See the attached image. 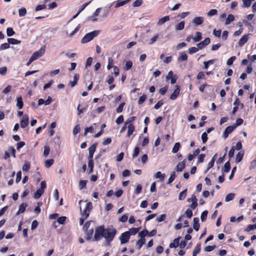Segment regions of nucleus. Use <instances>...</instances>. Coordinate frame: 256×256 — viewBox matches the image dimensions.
I'll list each match as a JSON object with an SVG mask.
<instances>
[{
  "label": "nucleus",
  "mask_w": 256,
  "mask_h": 256,
  "mask_svg": "<svg viewBox=\"0 0 256 256\" xmlns=\"http://www.w3.org/2000/svg\"><path fill=\"white\" fill-rule=\"evenodd\" d=\"M116 232V230L113 228H110L104 230L103 237L105 238L108 246L110 245V243L114 240Z\"/></svg>",
  "instance_id": "nucleus-1"
},
{
  "label": "nucleus",
  "mask_w": 256,
  "mask_h": 256,
  "mask_svg": "<svg viewBox=\"0 0 256 256\" xmlns=\"http://www.w3.org/2000/svg\"><path fill=\"white\" fill-rule=\"evenodd\" d=\"M100 32V30H96L86 34L82 39L81 42L82 44H85L89 42L90 41L92 40L94 37L96 36Z\"/></svg>",
  "instance_id": "nucleus-2"
},
{
  "label": "nucleus",
  "mask_w": 256,
  "mask_h": 256,
  "mask_svg": "<svg viewBox=\"0 0 256 256\" xmlns=\"http://www.w3.org/2000/svg\"><path fill=\"white\" fill-rule=\"evenodd\" d=\"M84 208L82 210V207L80 208L81 216H84L85 218H88L90 214V210H92V206L90 202H86Z\"/></svg>",
  "instance_id": "nucleus-3"
},
{
  "label": "nucleus",
  "mask_w": 256,
  "mask_h": 256,
  "mask_svg": "<svg viewBox=\"0 0 256 256\" xmlns=\"http://www.w3.org/2000/svg\"><path fill=\"white\" fill-rule=\"evenodd\" d=\"M104 228L102 226H98L95 230L94 240L98 241L104 236Z\"/></svg>",
  "instance_id": "nucleus-4"
},
{
  "label": "nucleus",
  "mask_w": 256,
  "mask_h": 256,
  "mask_svg": "<svg viewBox=\"0 0 256 256\" xmlns=\"http://www.w3.org/2000/svg\"><path fill=\"white\" fill-rule=\"evenodd\" d=\"M45 52V48H41L35 52L31 56L33 60H36L41 57Z\"/></svg>",
  "instance_id": "nucleus-5"
},
{
  "label": "nucleus",
  "mask_w": 256,
  "mask_h": 256,
  "mask_svg": "<svg viewBox=\"0 0 256 256\" xmlns=\"http://www.w3.org/2000/svg\"><path fill=\"white\" fill-rule=\"evenodd\" d=\"M130 238V232H128L122 233L120 237L121 244H122L127 242L128 241Z\"/></svg>",
  "instance_id": "nucleus-6"
},
{
  "label": "nucleus",
  "mask_w": 256,
  "mask_h": 256,
  "mask_svg": "<svg viewBox=\"0 0 256 256\" xmlns=\"http://www.w3.org/2000/svg\"><path fill=\"white\" fill-rule=\"evenodd\" d=\"M180 93V88L178 85L175 86V90L172 94L170 95V98L172 100H176Z\"/></svg>",
  "instance_id": "nucleus-7"
},
{
  "label": "nucleus",
  "mask_w": 256,
  "mask_h": 256,
  "mask_svg": "<svg viewBox=\"0 0 256 256\" xmlns=\"http://www.w3.org/2000/svg\"><path fill=\"white\" fill-rule=\"evenodd\" d=\"M187 202H192L190 207L192 209H195L198 206L197 198H196V196L194 195H192L190 198H188L187 200Z\"/></svg>",
  "instance_id": "nucleus-8"
},
{
  "label": "nucleus",
  "mask_w": 256,
  "mask_h": 256,
  "mask_svg": "<svg viewBox=\"0 0 256 256\" xmlns=\"http://www.w3.org/2000/svg\"><path fill=\"white\" fill-rule=\"evenodd\" d=\"M236 128L234 126H228L225 130L222 136L224 139H226L230 134Z\"/></svg>",
  "instance_id": "nucleus-9"
},
{
  "label": "nucleus",
  "mask_w": 256,
  "mask_h": 256,
  "mask_svg": "<svg viewBox=\"0 0 256 256\" xmlns=\"http://www.w3.org/2000/svg\"><path fill=\"white\" fill-rule=\"evenodd\" d=\"M210 43V38H205L203 41L197 44V46L198 49L201 50L204 48L206 46Z\"/></svg>",
  "instance_id": "nucleus-10"
},
{
  "label": "nucleus",
  "mask_w": 256,
  "mask_h": 256,
  "mask_svg": "<svg viewBox=\"0 0 256 256\" xmlns=\"http://www.w3.org/2000/svg\"><path fill=\"white\" fill-rule=\"evenodd\" d=\"M177 78V76L176 74L174 75L173 72L172 70H170L168 72V76H166V79H170L172 84H174L176 82Z\"/></svg>",
  "instance_id": "nucleus-11"
},
{
  "label": "nucleus",
  "mask_w": 256,
  "mask_h": 256,
  "mask_svg": "<svg viewBox=\"0 0 256 256\" xmlns=\"http://www.w3.org/2000/svg\"><path fill=\"white\" fill-rule=\"evenodd\" d=\"M29 122V118L28 115H24L20 122V126L22 128L26 126Z\"/></svg>",
  "instance_id": "nucleus-12"
},
{
  "label": "nucleus",
  "mask_w": 256,
  "mask_h": 256,
  "mask_svg": "<svg viewBox=\"0 0 256 256\" xmlns=\"http://www.w3.org/2000/svg\"><path fill=\"white\" fill-rule=\"evenodd\" d=\"M249 35L250 34H245L241 38H240L238 42V44L240 46H242L248 41L249 39Z\"/></svg>",
  "instance_id": "nucleus-13"
},
{
  "label": "nucleus",
  "mask_w": 256,
  "mask_h": 256,
  "mask_svg": "<svg viewBox=\"0 0 256 256\" xmlns=\"http://www.w3.org/2000/svg\"><path fill=\"white\" fill-rule=\"evenodd\" d=\"M97 144L95 143L92 146H91L89 149V154H88V158H92L94 154V153L96 148Z\"/></svg>",
  "instance_id": "nucleus-14"
},
{
  "label": "nucleus",
  "mask_w": 256,
  "mask_h": 256,
  "mask_svg": "<svg viewBox=\"0 0 256 256\" xmlns=\"http://www.w3.org/2000/svg\"><path fill=\"white\" fill-rule=\"evenodd\" d=\"M204 20V18L202 16H196L192 20V22L196 26L202 24Z\"/></svg>",
  "instance_id": "nucleus-15"
},
{
  "label": "nucleus",
  "mask_w": 256,
  "mask_h": 256,
  "mask_svg": "<svg viewBox=\"0 0 256 256\" xmlns=\"http://www.w3.org/2000/svg\"><path fill=\"white\" fill-rule=\"evenodd\" d=\"M66 220V217L64 216H60V218H58L57 219V221L55 222L54 224V226L56 228L57 226L56 225V223L60 224H63L65 222Z\"/></svg>",
  "instance_id": "nucleus-16"
},
{
  "label": "nucleus",
  "mask_w": 256,
  "mask_h": 256,
  "mask_svg": "<svg viewBox=\"0 0 256 256\" xmlns=\"http://www.w3.org/2000/svg\"><path fill=\"white\" fill-rule=\"evenodd\" d=\"M170 20V18L168 16H165L158 20L157 22V25L158 26H162L166 22Z\"/></svg>",
  "instance_id": "nucleus-17"
},
{
  "label": "nucleus",
  "mask_w": 256,
  "mask_h": 256,
  "mask_svg": "<svg viewBox=\"0 0 256 256\" xmlns=\"http://www.w3.org/2000/svg\"><path fill=\"white\" fill-rule=\"evenodd\" d=\"M185 167L184 160L180 162L176 166V169L177 172H182Z\"/></svg>",
  "instance_id": "nucleus-18"
},
{
  "label": "nucleus",
  "mask_w": 256,
  "mask_h": 256,
  "mask_svg": "<svg viewBox=\"0 0 256 256\" xmlns=\"http://www.w3.org/2000/svg\"><path fill=\"white\" fill-rule=\"evenodd\" d=\"M27 206L28 204L26 203H22L19 206V210L16 212V215H18L20 213H23L25 211Z\"/></svg>",
  "instance_id": "nucleus-19"
},
{
  "label": "nucleus",
  "mask_w": 256,
  "mask_h": 256,
  "mask_svg": "<svg viewBox=\"0 0 256 256\" xmlns=\"http://www.w3.org/2000/svg\"><path fill=\"white\" fill-rule=\"evenodd\" d=\"M194 224H193V228L196 230L198 231L200 228L199 224V219L198 218H194L193 220Z\"/></svg>",
  "instance_id": "nucleus-20"
},
{
  "label": "nucleus",
  "mask_w": 256,
  "mask_h": 256,
  "mask_svg": "<svg viewBox=\"0 0 256 256\" xmlns=\"http://www.w3.org/2000/svg\"><path fill=\"white\" fill-rule=\"evenodd\" d=\"M180 238H175L173 242H171L170 244L169 247L170 248H177L179 245V241H180Z\"/></svg>",
  "instance_id": "nucleus-21"
},
{
  "label": "nucleus",
  "mask_w": 256,
  "mask_h": 256,
  "mask_svg": "<svg viewBox=\"0 0 256 256\" xmlns=\"http://www.w3.org/2000/svg\"><path fill=\"white\" fill-rule=\"evenodd\" d=\"M79 79V74H75L74 77V80L70 82L69 84L71 87H74L76 84Z\"/></svg>",
  "instance_id": "nucleus-22"
},
{
  "label": "nucleus",
  "mask_w": 256,
  "mask_h": 256,
  "mask_svg": "<svg viewBox=\"0 0 256 256\" xmlns=\"http://www.w3.org/2000/svg\"><path fill=\"white\" fill-rule=\"evenodd\" d=\"M100 10H101V8H98L96 9V12L93 14L92 16L90 18L92 22H95L97 21V18H95L94 17L99 15V14L100 12Z\"/></svg>",
  "instance_id": "nucleus-23"
},
{
  "label": "nucleus",
  "mask_w": 256,
  "mask_h": 256,
  "mask_svg": "<svg viewBox=\"0 0 256 256\" xmlns=\"http://www.w3.org/2000/svg\"><path fill=\"white\" fill-rule=\"evenodd\" d=\"M16 106L18 109H22L24 106V102L21 96H19L16 98Z\"/></svg>",
  "instance_id": "nucleus-24"
},
{
  "label": "nucleus",
  "mask_w": 256,
  "mask_h": 256,
  "mask_svg": "<svg viewBox=\"0 0 256 256\" xmlns=\"http://www.w3.org/2000/svg\"><path fill=\"white\" fill-rule=\"evenodd\" d=\"M44 192L43 190L38 189L34 194V198L36 200L39 198Z\"/></svg>",
  "instance_id": "nucleus-25"
},
{
  "label": "nucleus",
  "mask_w": 256,
  "mask_h": 256,
  "mask_svg": "<svg viewBox=\"0 0 256 256\" xmlns=\"http://www.w3.org/2000/svg\"><path fill=\"white\" fill-rule=\"evenodd\" d=\"M244 154L242 151H240L237 154L236 158V163L240 162L242 160Z\"/></svg>",
  "instance_id": "nucleus-26"
},
{
  "label": "nucleus",
  "mask_w": 256,
  "mask_h": 256,
  "mask_svg": "<svg viewBox=\"0 0 256 256\" xmlns=\"http://www.w3.org/2000/svg\"><path fill=\"white\" fill-rule=\"evenodd\" d=\"M128 131L127 132V136L130 137L132 134L134 130V126L132 124H130L128 126Z\"/></svg>",
  "instance_id": "nucleus-27"
},
{
  "label": "nucleus",
  "mask_w": 256,
  "mask_h": 256,
  "mask_svg": "<svg viewBox=\"0 0 256 256\" xmlns=\"http://www.w3.org/2000/svg\"><path fill=\"white\" fill-rule=\"evenodd\" d=\"M234 20V16L232 14H230L228 16V17L226 19L225 24L226 25L229 24L232 22H233Z\"/></svg>",
  "instance_id": "nucleus-28"
},
{
  "label": "nucleus",
  "mask_w": 256,
  "mask_h": 256,
  "mask_svg": "<svg viewBox=\"0 0 256 256\" xmlns=\"http://www.w3.org/2000/svg\"><path fill=\"white\" fill-rule=\"evenodd\" d=\"M187 60L188 56L184 52L181 53L180 56L178 58V61H186Z\"/></svg>",
  "instance_id": "nucleus-29"
},
{
  "label": "nucleus",
  "mask_w": 256,
  "mask_h": 256,
  "mask_svg": "<svg viewBox=\"0 0 256 256\" xmlns=\"http://www.w3.org/2000/svg\"><path fill=\"white\" fill-rule=\"evenodd\" d=\"M166 175L164 174H162L160 172H158L156 174V178H160V182H163Z\"/></svg>",
  "instance_id": "nucleus-30"
},
{
  "label": "nucleus",
  "mask_w": 256,
  "mask_h": 256,
  "mask_svg": "<svg viewBox=\"0 0 256 256\" xmlns=\"http://www.w3.org/2000/svg\"><path fill=\"white\" fill-rule=\"evenodd\" d=\"M180 147V142H178L175 143V144L172 148V152L174 154L176 153L178 151Z\"/></svg>",
  "instance_id": "nucleus-31"
},
{
  "label": "nucleus",
  "mask_w": 256,
  "mask_h": 256,
  "mask_svg": "<svg viewBox=\"0 0 256 256\" xmlns=\"http://www.w3.org/2000/svg\"><path fill=\"white\" fill-rule=\"evenodd\" d=\"M230 168V163L229 162H227L224 165L222 168L223 172H228Z\"/></svg>",
  "instance_id": "nucleus-32"
},
{
  "label": "nucleus",
  "mask_w": 256,
  "mask_h": 256,
  "mask_svg": "<svg viewBox=\"0 0 256 256\" xmlns=\"http://www.w3.org/2000/svg\"><path fill=\"white\" fill-rule=\"evenodd\" d=\"M8 43L12 44H20V41L16 39L13 38H8Z\"/></svg>",
  "instance_id": "nucleus-33"
},
{
  "label": "nucleus",
  "mask_w": 256,
  "mask_h": 256,
  "mask_svg": "<svg viewBox=\"0 0 256 256\" xmlns=\"http://www.w3.org/2000/svg\"><path fill=\"white\" fill-rule=\"evenodd\" d=\"M202 38V33L200 32H196L195 34L194 37L193 38L194 42H197L200 41Z\"/></svg>",
  "instance_id": "nucleus-34"
},
{
  "label": "nucleus",
  "mask_w": 256,
  "mask_h": 256,
  "mask_svg": "<svg viewBox=\"0 0 256 256\" xmlns=\"http://www.w3.org/2000/svg\"><path fill=\"white\" fill-rule=\"evenodd\" d=\"M185 22L184 21L181 22L177 26H176L175 29L176 30H180L184 29V26Z\"/></svg>",
  "instance_id": "nucleus-35"
},
{
  "label": "nucleus",
  "mask_w": 256,
  "mask_h": 256,
  "mask_svg": "<svg viewBox=\"0 0 256 256\" xmlns=\"http://www.w3.org/2000/svg\"><path fill=\"white\" fill-rule=\"evenodd\" d=\"M145 242L144 238H140L136 242V248L140 250Z\"/></svg>",
  "instance_id": "nucleus-36"
},
{
  "label": "nucleus",
  "mask_w": 256,
  "mask_h": 256,
  "mask_svg": "<svg viewBox=\"0 0 256 256\" xmlns=\"http://www.w3.org/2000/svg\"><path fill=\"white\" fill-rule=\"evenodd\" d=\"M186 192H187V190L186 189V190H184L183 191H182L180 194L179 196H178L179 200H183L185 198L186 195Z\"/></svg>",
  "instance_id": "nucleus-37"
},
{
  "label": "nucleus",
  "mask_w": 256,
  "mask_h": 256,
  "mask_svg": "<svg viewBox=\"0 0 256 256\" xmlns=\"http://www.w3.org/2000/svg\"><path fill=\"white\" fill-rule=\"evenodd\" d=\"M140 228H131L130 229L129 231H128V232H130V234L134 235L136 233L138 232L140 230Z\"/></svg>",
  "instance_id": "nucleus-38"
},
{
  "label": "nucleus",
  "mask_w": 256,
  "mask_h": 256,
  "mask_svg": "<svg viewBox=\"0 0 256 256\" xmlns=\"http://www.w3.org/2000/svg\"><path fill=\"white\" fill-rule=\"evenodd\" d=\"M200 244H198L195 247V248L192 252V256H196V255L200 252Z\"/></svg>",
  "instance_id": "nucleus-39"
},
{
  "label": "nucleus",
  "mask_w": 256,
  "mask_h": 256,
  "mask_svg": "<svg viewBox=\"0 0 256 256\" xmlns=\"http://www.w3.org/2000/svg\"><path fill=\"white\" fill-rule=\"evenodd\" d=\"M114 60L112 58H108V64L107 66V68L108 70L111 69L112 68H114Z\"/></svg>",
  "instance_id": "nucleus-40"
},
{
  "label": "nucleus",
  "mask_w": 256,
  "mask_h": 256,
  "mask_svg": "<svg viewBox=\"0 0 256 256\" xmlns=\"http://www.w3.org/2000/svg\"><path fill=\"white\" fill-rule=\"evenodd\" d=\"M234 196H235L234 194L233 193H230V194H228L226 196L225 201L228 202L232 200L234 197Z\"/></svg>",
  "instance_id": "nucleus-41"
},
{
  "label": "nucleus",
  "mask_w": 256,
  "mask_h": 256,
  "mask_svg": "<svg viewBox=\"0 0 256 256\" xmlns=\"http://www.w3.org/2000/svg\"><path fill=\"white\" fill-rule=\"evenodd\" d=\"M50 147L49 146H47V145H46L44 146V156H45V157H46L49 153H50Z\"/></svg>",
  "instance_id": "nucleus-42"
},
{
  "label": "nucleus",
  "mask_w": 256,
  "mask_h": 256,
  "mask_svg": "<svg viewBox=\"0 0 256 256\" xmlns=\"http://www.w3.org/2000/svg\"><path fill=\"white\" fill-rule=\"evenodd\" d=\"M176 177V172H172V173L170 175V177L169 178L167 184H171L174 180L175 179Z\"/></svg>",
  "instance_id": "nucleus-43"
},
{
  "label": "nucleus",
  "mask_w": 256,
  "mask_h": 256,
  "mask_svg": "<svg viewBox=\"0 0 256 256\" xmlns=\"http://www.w3.org/2000/svg\"><path fill=\"white\" fill-rule=\"evenodd\" d=\"M88 166L90 169V172L92 171L93 167H94V161L93 159L91 158H88Z\"/></svg>",
  "instance_id": "nucleus-44"
},
{
  "label": "nucleus",
  "mask_w": 256,
  "mask_h": 256,
  "mask_svg": "<svg viewBox=\"0 0 256 256\" xmlns=\"http://www.w3.org/2000/svg\"><path fill=\"white\" fill-rule=\"evenodd\" d=\"M54 162L53 159H48L45 162V166L46 168H50Z\"/></svg>",
  "instance_id": "nucleus-45"
},
{
  "label": "nucleus",
  "mask_w": 256,
  "mask_h": 256,
  "mask_svg": "<svg viewBox=\"0 0 256 256\" xmlns=\"http://www.w3.org/2000/svg\"><path fill=\"white\" fill-rule=\"evenodd\" d=\"M94 132V128L92 126L87 128L85 129L84 135L86 136L88 132L93 133Z\"/></svg>",
  "instance_id": "nucleus-46"
},
{
  "label": "nucleus",
  "mask_w": 256,
  "mask_h": 256,
  "mask_svg": "<svg viewBox=\"0 0 256 256\" xmlns=\"http://www.w3.org/2000/svg\"><path fill=\"white\" fill-rule=\"evenodd\" d=\"M15 34L13 29L11 28H8L6 29V34L8 36H11Z\"/></svg>",
  "instance_id": "nucleus-47"
},
{
  "label": "nucleus",
  "mask_w": 256,
  "mask_h": 256,
  "mask_svg": "<svg viewBox=\"0 0 256 256\" xmlns=\"http://www.w3.org/2000/svg\"><path fill=\"white\" fill-rule=\"evenodd\" d=\"M132 66V61H127L125 64V70H130Z\"/></svg>",
  "instance_id": "nucleus-48"
},
{
  "label": "nucleus",
  "mask_w": 256,
  "mask_h": 256,
  "mask_svg": "<svg viewBox=\"0 0 256 256\" xmlns=\"http://www.w3.org/2000/svg\"><path fill=\"white\" fill-rule=\"evenodd\" d=\"M128 2V0H126L124 1H122V2H119L116 4V5L114 6V8H118V7L122 6L126 4Z\"/></svg>",
  "instance_id": "nucleus-49"
},
{
  "label": "nucleus",
  "mask_w": 256,
  "mask_h": 256,
  "mask_svg": "<svg viewBox=\"0 0 256 256\" xmlns=\"http://www.w3.org/2000/svg\"><path fill=\"white\" fill-rule=\"evenodd\" d=\"M208 213V212L207 210H204L200 216V218L202 222H204L206 220L207 217Z\"/></svg>",
  "instance_id": "nucleus-50"
},
{
  "label": "nucleus",
  "mask_w": 256,
  "mask_h": 256,
  "mask_svg": "<svg viewBox=\"0 0 256 256\" xmlns=\"http://www.w3.org/2000/svg\"><path fill=\"white\" fill-rule=\"evenodd\" d=\"M80 126L78 124H77L74 126V128L73 129V131H72L73 134L74 135H76L78 132H80Z\"/></svg>",
  "instance_id": "nucleus-51"
},
{
  "label": "nucleus",
  "mask_w": 256,
  "mask_h": 256,
  "mask_svg": "<svg viewBox=\"0 0 256 256\" xmlns=\"http://www.w3.org/2000/svg\"><path fill=\"white\" fill-rule=\"evenodd\" d=\"M148 234V230H144L142 232H140L139 234H138V236L140 237L141 238H144L146 236L147 234Z\"/></svg>",
  "instance_id": "nucleus-52"
},
{
  "label": "nucleus",
  "mask_w": 256,
  "mask_h": 256,
  "mask_svg": "<svg viewBox=\"0 0 256 256\" xmlns=\"http://www.w3.org/2000/svg\"><path fill=\"white\" fill-rule=\"evenodd\" d=\"M93 233H94V230L92 228L90 229L88 231V232L86 233V240H90L92 238Z\"/></svg>",
  "instance_id": "nucleus-53"
},
{
  "label": "nucleus",
  "mask_w": 256,
  "mask_h": 256,
  "mask_svg": "<svg viewBox=\"0 0 256 256\" xmlns=\"http://www.w3.org/2000/svg\"><path fill=\"white\" fill-rule=\"evenodd\" d=\"M243 3V6L249 8L251 6L250 0H242Z\"/></svg>",
  "instance_id": "nucleus-54"
},
{
  "label": "nucleus",
  "mask_w": 256,
  "mask_h": 256,
  "mask_svg": "<svg viewBox=\"0 0 256 256\" xmlns=\"http://www.w3.org/2000/svg\"><path fill=\"white\" fill-rule=\"evenodd\" d=\"M198 48L197 47H191L188 48V52L190 54H192L196 52L198 50Z\"/></svg>",
  "instance_id": "nucleus-55"
},
{
  "label": "nucleus",
  "mask_w": 256,
  "mask_h": 256,
  "mask_svg": "<svg viewBox=\"0 0 256 256\" xmlns=\"http://www.w3.org/2000/svg\"><path fill=\"white\" fill-rule=\"evenodd\" d=\"M26 13V10L25 8H22L18 10V14L20 16H24Z\"/></svg>",
  "instance_id": "nucleus-56"
},
{
  "label": "nucleus",
  "mask_w": 256,
  "mask_h": 256,
  "mask_svg": "<svg viewBox=\"0 0 256 256\" xmlns=\"http://www.w3.org/2000/svg\"><path fill=\"white\" fill-rule=\"evenodd\" d=\"M201 138L202 140V143H206L208 140L207 133L206 132H203L202 134Z\"/></svg>",
  "instance_id": "nucleus-57"
},
{
  "label": "nucleus",
  "mask_w": 256,
  "mask_h": 256,
  "mask_svg": "<svg viewBox=\"0 0 256 256\" xmlns=\"http://www.w3.org/2000/svg\"><path fill=\"white\" fill-rule=\"evenodd\" d=\"M30 168V163L29 162H26L22 166V170L24 172H27L28 170Z\"/></svg>",
  "instance_id": "nucleus-58"
},
{
  "label": "nucleus",
  "mask_w": 256,
  "mask_h": 256,
  "mask_svg": "<svg viewBox=\"0 0 256 256\" xmlns=\"http://www.w3.org/2000/svg\"><path fill=\"white\" fill-rule=\"evenodd\" d=\"M243 123V120L239 118L236 120V124L233 126L236 128L238 126L241 125Z\"/></svg>",
  "instance_id": "nucleus-59"
},
{
  "label": "nucleus",
  "mask_w": 256,
  "mask_h": 256,
  "mask_svg": "<svg viewBox=\"0 0 256 256\" xmlns=\"http://www.w3.org/2000/svg\"><path fill=\"white\" fill-rule=\"evenodd\" d=\"M234 150H235V147H234V146H232L228 154V156L230 158L233 157V156L234 155Z\"/></svg>",
  "instance_id": "nucleus-60"
},
{
  "label": "nucleus",
  "mask_w": 256,
  "mask_h": 256,
  "mask_svg": "<svg viewBox=\"0 0 256 256\" xmlns=\"http://www.w3.org/2000/svg\"><path fill=\"white\" fill-rule=\"evenodd\" d=\"M87 181L86 180H80L79 182L80 189L82 190L84 188L86 184Z\"/></svg>",
  "instance_id": "nucleus-61"
},
{
  "label": "nucleus",
  "mask_w": 256,
  "mask_h": 256,
  "mask_svg": "<svg viewBox=\"0 0 256 256\" xmlns=\"http://www.w3.org/2000/svg\"><path fill=\"white\" fill-rule=\"evenodd\" d=\"M146 96L145 95H142V96H140L138 100V104H142L146 100Z\"/></svg>",
  "instance_id": "nucleus-62"
},
{
  "label": "nucleus",
  "mask_w": 256,
  "mask_h": 256,
  "mask_svg": "<svg viewBox=\"0 0 256 256\" xmlns=\"http://www.w3.org/2000/svg\"><path fill=\"white\" fill-rule=\"evenodd\" d=\"M166 217V214H161L160 216L158 217L156 220L158 222H162L165 220Z\"/></svg>",
  "instance_id": "nucleus-63"
},
{
  "label": "nucleus",
  "mask_w": 256,
  "mask_h": 256,
  "mask_svg": "<svg viewBox=\"0 0 256 256\" xmlns=\"http://www.w3.org/2000/svg\"><path fill=\"white\" fill-rule=\"evenodd\" d=\"M9 48H10V43H8H8H4V44H2L0 46V50H4L8 49Z\"/></svg>",
  "instance_id": "nucleus-64"
}]
</instances>
